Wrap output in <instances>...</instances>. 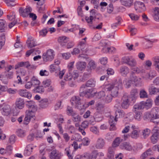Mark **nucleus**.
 I'll return each mask as SVG.
<instances>
[{
	"label": "nucleus",
	"mask_w": 159,
	"mask_h": 159,
	"mask_svg": "<svg viewBox=\"0 0 159 159\" xmlns=\"http://www.w3.org/2000/svg\"><path fill=\"white\" fill-rule=\"evenodd\" d=\"M134 5L136 10L139 8L143 10H144L145 9L144 4L143 2L140 1H136L135 2Z\"/></svg>",
	"instance_id": "c85d7f7f"
},
{
	"label": "nucleus",
	"mask_w": 159,
	"mask_h": 159,
	"mask_svg": "<svg viewBox=\"0 0 159 159\" xmlns=\"http://www.w3.org/2000/svg\"><path fill=\"white\" fill-rule=\"evenodd\" d=\"M59 68V66L55 64H52L50 66L49 70L51 72L56 71Z\"/></svg>",
	"instance_id": "5fc2aeb1"
},
{
	"label": "nucleus",
	"mask_w": 159,
	"mask_h": 159,
	"mask_svg": "<svg viewBox=\"0 0 159 159\" xmlns=\"http://www.w3.org/2000/svg\"><path fill=\"white\" fill-rule=\"evenodd\" d=\"M71 72H69L67 73L64 77V80L66 81H69L71 80L72 79V76L71 74Z\"/></svg>",
	"instance_id": "680f3d73"
},
{
	"label": "nucleus",
	"mask_w": 159,
	"mask_h": 159,
	"mask_svg": "<svg viewBox=\"0 0 159 159\" xmlns=\"http://www.w3.org/2000/svg\"><path fill=\"white\" fill-rule=\"evenodd\" d=\"M48 30L47 29H43L39 31V35L42 37H44L46 36Z\"/></svg>",
	"instance_id": "13d9d810"
},
{
	"label": "nucleus",
	"mask_w": 159,
	"mask_h": 159,
	"mask_svg": "<svg viewBox=\"0 0 159 159\" xmlns=\"http://www.w3.org/2000/svg\"><path fill=\"white\" fill-rule=\"evenodd\" d=\"M131 70L133 71L131 72H133L134 75H135V74H139L144 72V70L142 69L140 67H139L136 66L132 67L131 68Z\"/></svg>",
	"instance_id": "bb28decb"
},
{
	"label": "nucleus",
	"mask_w": 159,
	"mask_h": 159,
	"mask_svg": "<svg viewBox=\"0 0 159 159\" xmlns=\"http://www.w3.org/2000/svg\"><path fill=\"white\" fill-rule=\"evenodd\" d=\"M113 97H114L112 94H109L106 95L105 94L104 97L102 99V102L105 103H108L112 101Z\"/></svg>",
	"instance_id": "a878e982"
},
{
	"label": "nucleus",
	"mask_w": 159,
	"mask_h": 159,
	"mask_svg": "<svg viewBox=\"0 0 159 159\" xmlns=\"http://www.w3.org/2000/svg\"><path fill=\"white\" fill-rule=\"evenodd\" d=\"M115 117L111 116L109 118V122L110 125V130H114L115 129V125L117 120V119L122 118L125 116V112L122 110H118L115 112Z\"/></svg>",
	"instance_id": "f03ea898"
},
{
	"label": "nucleus",
	"mask_w": 159,
	"mask_h": 159,
	"mask_svg": "<svg viewBox=\"0 0 159 159\" xmlns=\"http://www.w3.org/2000/svg\"><path fill=\"white\" fill-rule=\"evenodd\" d=\"M33 91L35 93H42L44 92V89L42 86H37L34 89Z\"/></svg>",
	"instance_id": "37998d69"
},
{
	"label": "nucleus",
	"mask_w": 159,
	"mask_h": 159,
	"mask_svg": "<svg viewBox=\"0 0 159 159\" xmlns=\"http://www.w3.org/2000/svg\"><path fill=\"white\" fill-rule=\"evenodd\" d=\"M159 128L158 127H155L153 130V134L151 137V140L153 143H155L157 142L159 137Z\"/></svg>",
	"instance_id": "9d476101"
},
{
	"label": "nucleus",
	"mask_w": 159,
	"mask_h": 159,
	"mask_svg": "<svg viewBox=\"0 0 159 159\" xmlns=\"http://www.w3.org/2000/svg\"><path fill=\"white\" fill-rule=\"evenodd\" d=\"M122 86V80L121 79L115 80L112 83L105 84L104 89L106 91L111 90V94L114 97H117L118 95V90L121 89Z\"/></svg>",
	"instance_id": "f257e3e1"
},
{
	"label": "nucleus",
	"mask_w": 159,
	"mask_h": 159,
	"mask_svg": "<svg viewBox=\"0 0 159 159\" xmlns=\"http://www.w3.org/2000/svg\"><path fill=\"white\" fill-rule=\"evenodd\" d=\"M115 48L113 47H103L102 51L103 52H107L112 53L114 52L115 51Z\"/></svg>",
	"instance_id": "e433bc0d"
},
{
	"label": "nucleus",
	"mask_w": 159,
	"mask_h": 159,
	"mask_svg": "<svg viewBox=\"0 0 159 159\" xmlns=\"http://www.w3.org/2000/svg\"><path fill=\"white\" fill-rule=\"evenodd\" d=\"M93 90L92 88L87 89L85 85H82L80 87V96H85L86 98H89L91 97L94 96L93 93Z\"/></svg>",
	"instance_id": "20e7f679"
},
{
	"label": "nucleus",
	"mask_w": 159,
	"mask_h": 159,
	"mask_svg": "<svg viewBox=\"0 0 159 159\" xmlns=\"http://www.w3.org/2000/svg\"><path fill=\"white\" fill-rule=\"evenodd\" d=\"M129 68L125 66H123L120 67L119 70L120 73L122 76L124 77L126 76L129 73Z\"/></svg>",
	"instance_id": "412c9836"
},
{
	"label": "nucleus",
	"mask_w": 159,
	"mask_h": 159,
	"mask_svg": "<svg viewBox=\"0 0 159 159\" xmlns=\"http://www.w3.org/2000/svg\"><path fill=\"white\" fill-rule=\"evenodd\" d=\"M7 86L0 85V95H2L3 92L7 91Z\"/></svg>",
	"instance_id": "0e129e2a"
},
{
	"label": "nucleus",
	"mask_w": 159,
	"mask_h": 159,
	"mask_svg": "<svg viewBox=\"0 0 159 159\" xmlns=\"http://www.w3.org/2000/svg\"><path fill=\"white\" fill-rule=\"evenodd\" d=\"M152 106V102L150 99L147 100L146 102L142 101L134 106V111L143 109L144 108L148 109L151 107Z\"/></svg>",
	"instance_id": "7ed1b4c3"
},
{
	"label": "nucleus",
	"mask_w": 159,
	"mask_h": 159,
	"mask_svg": "<svg viewBox=\"0 0 159 159\" xmlns=\"http://www.w3.org/2000/svg\"><path fill=\"white\" fill-rule=\"evenodd\" d=\"M119 147L121 149L129 151H133L135 152L136 150L134 146H132L129 143L127 142L121 143Z\"/></svg>",
	"instance_id": "1a4fd4ad"
},
{
	"label": "nucleus",
	"mask_w": 159,
	"mask_h": 159,
	"mask_svg": "<svg viewBox=\"0 0 159 159\" xmlns=\"http://www.w3.org/2000/svg\"><path fill=\"white\" fill-rule=\"evenodd\" d=\"M6 21L2 19L0 20V30L1 32L4 31Z\"/></svg>",
	"instance_id": "8fccbe9b"
},
{
	"label": "nucleus",
	"mask_w": 159,
	"mask_h": 159,
	"mask_svg": "<svg viewBox=\"0 0 159 159\" xmlns=\"http://www.w3.org/2000/svg\"><path fill=\"white\" fill-rule=\"evenodd\" d=\"M43 88L49 87L50 84V80H44L43 82Z\"/></svg>",
	"instance_id": "338daca9"
},
{
	"label": "nucleus",
	"mask_w": 159,
	"mask_h": 159,
	"mask_svg": "<svg viewBox=\"0 0 159 159\" xmlns=\"http://www.w3.org/2000/svg\"><path fill=\"white\" fill-rule=\"evenodd\" d=\"M152 65V62L149 60L146 61L143 64V66L147 69H148Z\"/></svg>",
	"instance_id": "4d7b16f0"
},
{
	"label": "nucleus",
	"mask_w": 159,
	"mask_h": 159,
	"mask_svg": "<svg viewBox=\"0 0 159 159\" xmlns=\"http://www.w3.org/2000/svg\"><path fill=\"white\" fill-rule=\"evenodd\" d=\"M129 16L132 20H138L139 17V16H138L133 13H131L129 14Z\"/></svg>",
	"instance_id": "bf43d9fd"
},
{
	"label": "nucleus",
	"mask_w": 159,
	"mask_h": 159,
	"mask_svg": "<svg viewBox=\"0 0 159 159\" xmlns=\"http://www.w3.org/2000/svg\"><path fill=\"white\" fill-rule=\"evenodd\" d=\"M19 94L21 96L26 98L30 99L31 97L32 94L31 93L26 89H21L19 91Z\"/></svg>",
	"instance_id": "6ab92c4d"
},
{
	"label": "nucleus",
	"mask_w": 159,
	"mask_h": 159,
	"mask_svg": "<svg viewBox=\"0 0 159 159\" xmlns=\"http://www.w3.org/2000/svg\"><path fill=\"white\" fill-rule=\"evenodd\" d=\"M123 102L121 104V107L124 109L127 108L129 105V99L127 96H124L122 98Z\"/></svg>",
	"instance_id": "4be33fe9"
},
{
	"label": "nucleus",
	"mask_w": 159,
	"mask_h": 159,
	"mask_svg": "<svg viewBox=\"0 0 159 159\" xmlns=\"http://www.w3.org/2000/svg\"><path fill=\"white\" fill-rule=\"evenodd\" d=\"M129 79L128 83L127 85L129 86L131 84L132 81H133L136 86L140 85L141 83V79L139 78H138L136 76L134 75L133 72H131L130 74Z\"/></svg>",
	"instance_id": "6e6552de"
},
{
	"label": "nucleus",
	"mask_w": 159,
	"mask_h": 159,
	"mask_svg": "<svg viewBox=\"0 0 159 159\" xmlns=\"http://www.w3.org/2000/svg\"><path fill=\"white\" fill-rule=\"evenodd\" d=\"M68 40L69 38L65 36H62L58 38V41L59 43H60L61 45L63 46L67 43Z\"/></svg>",
	"instance_id": "7c9ffc66"
},
{
	"label": "nucleus",
	"mask_w": 159,
	"mask_h": 159,
	"mask_svg": "<svg viewBox=\"0 0 159 159\" xmlns=\"http://www.w3.org/2000/svg\"><path fill=\"white\" fill-rule=\"evenodd\" d=\"M148 91L150 94H154L159 92V88L150 86L148 89Z\"/></svg>",
	"instance_id": "c9c22d12"
},
{
	"label": "nucleus",
	"mask_w": 159,
	"mask_h": 159,
	"mask_svg": "<svg viewBox=\"0 0 159 159\" xmlns=\"http://www.w3.org/2000/svg\"><path fill=\"white\" fill-rule=\"evenodd\" d=\"M154 65L156 69L159 72V57L155 59L154 60Z\"/></svg>",
	"instance_id": "603ef678"
},
{
	"label": "nucleus",
	"mask_w": 159,
	"mask_h": 159,
	"mask_svg": "<svg viewBox=\"0 0 159 159\" xmlns=\"http://www.w3.org/2000/svg\"><path fill=\"white\" fill-rule=\"evenodd\" d=\"M44 53L43 56V58L44 61H51L54 58V51L51 49L47 51V53Z\"/></svg>",
	"instance_id": "9b49d317"
},
{
	"label": "nucleus",
	"mask_w": 159,
	"mask_h": 159,
	"mask_svg": "<svg viewBox=\"0 0 159 159\" xmlns=\"http://www.w3.org/2000/svg\"><path fill=\"white\" fill-rule=\"evenodd\" d=\"M123 62L128 66L131 67H134L137 65L136 60L132 57H125L122 59Z\"/></svg>",
	"instance_id": "423d86ee"
},
{
	"label": "nucleus",
	"mask_w": 159,
	"mask_h": 159,
	"mask_svg": "<svg viewBox=\"0 0 159 159\" xmlns=\"http://www.w3.org/2000/svg\"><path fill=\"white\" fill-rule=\"evenodd\" d=\"M152 153L153 152L152 149L149 148L142 154L141 158V159H144L152 155Z\"/></svg>",
	"instance_id": "c756f323"
},
{
	"label": "nucleus",
	"mask_w": 159,
	"mask_h": 159,
	"mask_svg": "<svg viewBox=\"0 0 159 159\" xmlns=\"http://www.w3.org/2000/svg\"><path fill=\"white\" fill-rule=\"evenodd\" d=\"M23 67L29 69H35V66L33 65H31L28 61H22Z\"/></svg>",
	"instance_id": "72a5a7b5"
},
{
	"label": "nucleus",
	"mask_w": 159,
	"mask_h": 159,
	"mask_svg": "<svg viewBox=\"0 0 159 159\" xmlns=\"http://www.w3.org/2000/svg\"><path fill=\"white\" fill-rule=\"evenodd\" d=\"M131 125H129L125 126L124 129L122 130V133L123 134L128 133L129 130L130 128L131 127Z\"/></svg>",
	"instance_id": "69168bd1"
},
{
	"label": "nucleus",
	"mask_w": 159,
	"mask_h": 159,
	"mask_svg": "<svg viewBox=\"0 0 159 159\" xmlns=\"http://www.w3.org/2000/svg\"><path fill=\"white\" fill-rule=\"evenodd\" d=\"M76 66L78 70H82L85 68L86 64L85 62H78L77 63Z\"/></svg>",
	"instance_id": "4c0bfd02"
},
{
	"label": "nucleus",
	"mask_w": 159,
	"mask_h": 159,
	"mask_svg": "<svg viewBox=\"0 0 159 159\" xmlns=\"http://www.w3.org/2000/svg\"><path fill=\"white\" fill-rule=\"evenodd\" d=\"M138 97V93L136 89L132 90L130 92L129 99L132 103L135 102L137 98Z\"/></svg>",
	"instance_id": "dca6fc26"
},
{
	"label": "nucleus",
	"mask_w": 159,
	"mask_h": 159,
	"mask_svg": "<svg viewBox=\"0 0 159 159\" xmlns=\"http://www.w3.org/2000/svg\"><path fill=\"white\" fill-rule=\"evenodd\" d=\"M0 110L3 115L8 116L11 112V108L9 105L3 104L2 105L0 106Z\"/></svg>",
	"instance_id": "f8f14e48"
},
{
	"label": "nucleus",
	"mask_w": 159,
	"mask_h": 159,
	"mask_svg": "<svg viewBox=\"0 0 159 159\" xmlns=\"http://www.w3.org/2000/svg\"><path fill=\"white\" fill-rule=\"evenodd\" d=\"M105 144V140L102 138H99L96 142L95 147L97 149H101L104 148Z\"/></svg>",
	"instance_id": "f3484780"
},
{
	"label": "nucleus",
	"mask_w": 159,
	"mask_h": 159,
	"mask_svg": "<svg viewBox=\"0 0 159 159\" xmlns=\"http://www.w3.org/2000/svg\"><path fill=\"white\" fill-rule=\"evenodd\" d=\"M151 131L148 128H146L144 130H143V137L144 139H146L147 137H148Z\"/></svg>",
	"instance_id": "de8ad7c7"
},
{
	"label": "nucleus",
	"mask_w": 159,
	"mask_h": 159,
	"mask_svg": "<svg viewBox=\"0 0 159 159\" xmlns=\"http://www.w3.org/2000/svg\"><path fill=\"white\" fill-rule=\"evenodd\" d=\"M122 139L119 137H117L113 141L112 144V146L117 147L122 141Z\"/></svg>",
	"instance_id": "58836bf2"
},
{
	"label": "nucleus",
	"mask_w": 159,
	"mask_h": 159,
	"mask_svg": "<svg viewBox=\"0 0 159 159\" xmlns=\"http://www.w3.org/2000/svg\"><path fill=\"white\" fill-rule=\"evenodd\" d=\"M35 111L30 110H27L26 111V116L31 119L34 116V112Z\"/></svg>",
	"instance_id": "c03bdc74"
},
{
	"label": "nucleus",
	"mask_w": 159,
	"mask_h": 159,
	"mask_svg": "<svg viewBox=\"0 0 159 159\" xmlns=\"http://www.w3.org/2000/svg\"><path fill=\"white\" fill-rule=\"evenodd\" d=\"M76 112L73 110L72 107L68 106L66 109V113L69 116H72Z\"/></svg>",
	"instance_id": "3c124183"
},
{
	"label": "nucleus",
	"mask_w": 159,
	"mask_h": 159,
	"mask_svg": "<svg viewBox=\"0 0 159 159\" xmlns=\"http://www.w3.org/2000/svg\"><path fill=\"white\" fill-rule=\"evenodd\" d=\"M26 106L29 110L36 111L37 107L34 102L32 101H26Z\"/></svg>",
	"instance_id": "b1692460"
},
{
	"label": "nucleus",
	"mask_w": 159,
	"mask_h": 159,
	"mask_svg": "<svg viewBox=\"0 0 159 159\" xmlns=\"http://www.w3.org/2000/svg\"><path fill=\"white\" fill-rule=\"evenodd\" d=\"M138 110H137L136 111H135L134 109V107H133V111L135 112V115L134 117L135 118L136 120L139 121L142 119V113L140 112L137 111Z\"/></svg>",
	"instance_id": "79ce46f5"
},
{
	"label": "nucleus",
	"mask_w": 159,
	"mask_h": 159,
	"mask_svg": "<svg viewBox=\"0 0 159 159\" xmlns=\"http://www.w3.org/2000/svg\"><path fill=\"white\" fill-rule=\"evenodd\" d=\"M32 10V9L30 7L27 6L25 9L21 8H20L19 12L21 16L23 17H25L29 15H30V14L31 13Z\"/></svg>",
	"instance_id": "2eb2a0df"
},
{
	"label": "nucleus",
	"mask_w": 159,
	"mask_h": 159,
	"mask_svg": "<svg viewBox=\"0 0 159 159\" xmlns=\"http://www.w3.org/2000/svg\"><path fill=\"white\" fill-rule=\"evenodd\" d=\"M72 116V120L74 122L79 123L81 121V117L76 113L73 114Z\"/></svg>",
	"instance_id": "ea45409f"
},
{
	"label": "nucleus",
	"mask_w": 159,
	"mask_h": 159,
	"mask_svg": "<svg viewBox=\"0 0 159 159\" xmlns=\"http://www.w3.org/2000/svg\"><path fill=\"white\" fill-rule=\"evenodd\" d=\"M134 0H120L122 5L127 7H130L133 4Z\"/></svg>",
	"instance_id": "cd10ccee"
},
{
	"label": "nucleus",
	"mask_w": 159,
	"mask_h": 159,
	"mask_svg": "<svg viewBox=\"0 0 159 159\" xmlns=\"http://www.w3.org/2000/svg\"><path fill=\"white\" fill-rule=\"evenodd\" d=\"M131 128L132 130L130 134L131 138L134 139H136L139 136V130L137 127L132 125H131Z\"/></svg>",
	"instance_id": "4468645a"
},
{
	"label": "nucleus",
	"mask_w": 159,
	"mask_h": 159,
	"mask_svg": "<svg viewBox=\"0 0 159 159\" xmlns=\"http://www.w3.org/2000/svg\"><path fill=\"white\" fill-rule=\"evenodd\" d=\"M90 130L93 133L95 134H98V128L95 126H93L90 128Z\"/></svg>",
	"instance_id": "774afa93"
},
{
	"label": "nucleus",
	"mask_w": 159,
	"mask_h": 159,
	"mask_svg": "<svg viewBox=\"0 0 159 159\" xmlns=\"http://www.w3.org/2000/svg\"><path fill=\"white\" fill-rule=\"evenodd\" d=\"M78 47L83 52L87 54H91L93 50V48L91 46H89L86 44L84 42L80 41V42Z\"/></svg>",
	"instance_id": "39448f33"
},
{
	"label": "nucleus",
	"mask_w": 159,
	"mask_h": 159,
	"mask_svg": "<svg viewBox=\"0 0 159 159\" xmlns=\"http://www.w3.org/2000/svg\"><path fill=\"white\" fill-rule=\"evenodd\" d=\"M39 105L40 107L43 108L47 107L48 106V99L46 98L42 100L39 102Z\"/></svg>",
	"instance_id": "473e14b6"
},
{
	"label": "nucleus",
	"mask_w": 159,
	"mask_h": 159,
	"mask_svg": "<svg viewBox=\"0 0 159 159\" xmlns=\"http://www.w3.org/2000/svg\"><path fill=\"white\" fill-rule=\"evenodd\" d=\"M152 15L155 21H159V7H155L153 8Z\"/></svg>",
	"instance_id": "aec40b11"
},
{
	"label": "nucleus",
	"mask_w": 159,
	"mask_h": 159,
	"mask_svg": "<svg viewBox=\"0 0 159 159\" xmlns=\"http://www.w3.org/2000/svg\"><path fill=\"white\" fill-rule=\"evenodd\" d=\"M96 65L94 61L93 60L90 61L87 66V67L89 68L90 70L94 69L96 68Z\"/></svg>",
	"instance_id": "a18cd8bd"
},
{
	"label": "nucleus",
	"mask_w": 159,
	"mask_h": 159,
	"mask_svg": "<svg viewBox=\"0 0 159 159\" xmlns=\"http://www.w3.org/2000/svg\"><path fill=\"white\" fill-rule=\"evenodd\" d=\"M139 96L141 98H147L148 97L147 93L144 89H142L140 90Z\"/></svg>",
	"instance_id": "49530a36"
},
{
	"label": "nucleus",
	"mask_w": 159,
	"mask_h": 159,
	"mask_svg": "<svg viewBox=\"0 0 159 159\" xmlns=\"http://www.w3.org/2000/svg\"><path fill=\"white\" fill-rule=\"evenodd\" d=\"M17 134L19 137H23L25 135V132L23 129H19L17 131Z\"/></svg>",
	"instance_id": "864d4df0"
},
{
	"label": "nucleus",
	"mask_w": 159,
	"mask_h": 159,
	"mask_svg": "<svg viewBox=\"0 0 159 159\" xmlns=\"http://www.w3.org/2000/svg\"><path fill=\"white\" fill-rule=\"evenodd\" d=\"M31 82L33 85H38L40 84L39 80L34 76H33L31 79Z\"/></svg>",
	"instance_id": "09e8293b"
},
{
	"label": "nucleus",
	"mask_w": 159,
	"mask_h": 159,
	"mask_svg": "<svg viewBox=\"0 0 159 159\" xmlns=\"http://www.w3.org/2000/svg\"><path fill=\"white\" fill-rule=\"evenodd\" d=\"M62 156L61 152L56 149H53L51 151L49 158L50 159H60Z\"/></svg>",
	"instance_id": "ddd939ff"
},
{
	"label": "nucleus",
	"mask_w": 159,
	"mask_h": 159,
	"mask_svg": "<svg viewBox=\"0 0 159 159\" xmlns=\"http://www.w3.org/2000/svg\"><path fill=\"white\" fill-rule=\"evenodd\" d=\"M129 30L131 35H134L136 34L137 32V29L135 28L130 26L129 27Z\"/></svg>",
	"instance_id": "e2e57ef3"
},
{
	"label": "nucleus",
	"mask_w": 159,
	"mask_h": 159,
	"mask_svg": "<svg viewBox=\"0 0 159 159\" xmlns=\"http://www.w3.org/2000/svg\"><path fill=\"white\" fill-rule=\"evenodd\" d=\"M96 81L93 79L89 80L86 83L85 87H93L95 85Z\"/></svg>",
	"instance_id": "f704fd0d"
},
{
	"label": "nucleus",
	"mask_w": 159,
	"mask_h": 159,
	"mask_svg": "<svg viewBox=\"0 0 159 159\" xmlns=\"http://www.w3.org/2000/svg\"><path fill=\"white\" fill-rule=\"evenodd\" d=\"M94 96L97 97L98 99H101V101H102V99L104 98L105 95V93L104 91H100L98 93H93Z\"/></svg>",
	"instance_id": "2f4dec72"
},
{
	"label": "nucleus",
	"mask_w": 159,
	"mask_h": 159,
	"mask_svg": "<svg viewBox=\"0 0 159 159\" xmlns=\"http://www.w3.org/2000/svg\"><path fill=\"white\" fill-rule=\"evenodd\" d=\"M16 107L19 109H22L24 107V100L21 98H17L16 102Z\"/></svg>",
	"instance_id": "393cba45"
},
{
	"label": "nucleus",
	"mask_w": 159,
	"mask_h": 159,
	"mask_svg": "<svg viewBox=\"0 0 159 159\" xmlns=\"http://www.w3.org/2000/svg\"><path fill=\"white\" fill-rule=\"evenodd\" d=\"M70 101L72 105H75L76 107L80 110L85 108L84 104L81 103L80 99L78 96L73 97Z\"/></svg>",
	"instance_id": "0eeeda50"
},
{
	"label": "nucleus",
	"mask_w": 159,
	"mask_h": 159,
	"mask_svg": "<svg viewBox=\"0 0 159 159\" xmlns=\"http://www.w3.org/2000/svg\"><path fill=\"white\" fill-rule=\"evenodd\" d=\"M152 119H156L159 118V108L156 107L151 110Z\"/></svg>",
	"instance_id": "5701e85b"
},
{
	"label": "nucleus",
	"mask_w": 159,
	"mask_h": 159,
	"mask_svg": "<svg viewBox=\"0 0 159 159\" xmlns=\"http://www.w3.org/2000/svg\"><path fill=\"white\" fill-rule=\"evenodd\" d=\"M80 159H91L89 153H85L80 156Z\"/></svg>",
	"instance_id": "052dcab7"
},
{
	"label": "nucleus",
	"mask_w": 159,
	"mask_h": 159,
	"mask_svg": "<svg viewBox=\"0 0 159 159\" xmlns=\"http://www.w3.org/2000/svg\"><path fill=\"white\" fill-rule=\"evenodd\" d=\"M26 43L29 48H31L36 45V43L34 39L31 36H29L27 40Z\"/></svg>",
	"instance_id": "a211bd4d"
},
{
	"label": "nucleus",
	"mask_w": 159,
	"mask_h": 159,
	"mask_svg": "<svg viewBox=\"0 0 159 159\" xmlns=\"http://www.w3.org/2000/svg\"><path fill=\"white\" fill-rule=\"evenodd\" d=\"M33 149V148L32 146H28L27 147V149L24 152L25 154H26L27 156L30 155L32 152Z\"/></svg>",
	"instance_id": "6e6d98bb"
},
{
	"label": "nucleus",
	"mask_w": 159,
	"mask_h": 159,
	"mask_svg": "<svg viewBox=\"0 0 159 159\" xmlns=\"http://www.w3.org/2000/svg\"><path fill=\"white\" fill-rule=\"evenodd\" d=\"M103 118V116L102 114L99 113L97 112L95 114L94 119L97 122H99L102 120Z\"/></svg>",
	"instance_id": "a19ab883"
}]
</instances>
